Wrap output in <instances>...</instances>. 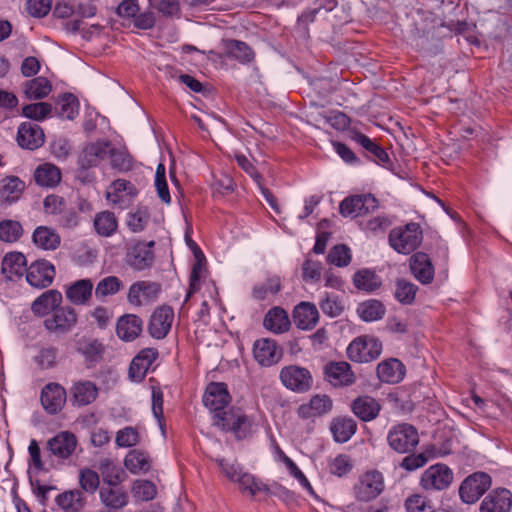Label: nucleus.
Listing matches in <instances>:
<instances>
[{
    "mask_svg": "<svg viewBox=\"0 0 512 512\" xmlns=\"http://www.w3.org/2000/svg\"><path fill=\"white\" fill-rule=\"evenodd\" d=\"M423 240L421 226L416 222L393 228L388 235L390 247L397 253L408 255L415 251Z\"/></svg>",
    "mask_w": 512,
    "mask_h": 512,
    "instance_id": "obj_1",
    "label": "nucleus"
},
{
    "mask_svg": "<svg viewBox=\"0 0 512 512\" xmlns=\"http://www.w3.org/2000/svg\"><path fill=\"white\" fill-rule=\"evenodd\" d=\"M387 442L397 453H410L419 443V435L412 425L402 423L393 426L387 433Z\"/></svg>",
    "mask_w": 512,
    "mask_h": 512,
    "instance_id": "obj_2",
    "label": "nucleus"
},
{
    "mask_svg": "<svg viewBox=\"0 0 512 512\" xmlns=\"http://www.w3.org/2000/svg\"><path fill=\"white\" fill-rule=\"evenodd\" d=\"M492 485L491 476L485 472H475L467 476L459 487V497L465 504L476 503Z\"/></svg>",
    "mask_w": 512,
    "mask_h": 512,
    "instance_id": "obj_3",
    "label": "nucleus"
},
{
    "mask_svg": "<svg viewBox=\"0 0 512 512\" xmlns=\"http://www.w3.org/2000/svg\"><path fill=\"white\" fill-rule=\"evenodd\" d=\"M382 352V343L373 336H360L354 339L347 348L350 360L367 363L377 359Z\"/></svg>",
    "mask_w": 512,
    "mask_h": 512,
    "instance_id": "obj_4",
    "label": "nucleus"
},
{
    "mask_svg": "<svg viewBox=\"0 0 512 512\" xmlns=\"http://www.w3.org/2000/svg\"><path fill=\"white\" fill-rule=\"evenodd\" d=\"M162 290L160 283L150 280L134 282L128 289L127 302L132 307H145L157 301Z\"/></svg>",
    "mask_w": 512,
    "mask_h": 512,
    "instance_id": "obj_5",
    "label": "nucleus"
},
{
    "mask_svg": "<svg viewBox=\"0 0 512 512\" xmlns=\"http://www.w3.org/2000/svg\"><path fill=\"white\" fill-rule=\"evenodd\" d=\"M385 488L384 476L377 470L364 473L354 485L353 491L358 501L369 502L377 498Z\"/></svg>",
    "mask_w": 512,
    "mask_h": 512,
    "instance_id": "obj_6",
    "label": "nucleus"
},
{
    "mask_svg": "<svg viewBox=\"0 0 512 512\" xmlns=\"http://www.w3.org/2000/svg\"><path fill=\"white\" fill-rule=\"evenodd\" d=\"M214 425L224 431H231L236 438L243 439L251 432L252 420L234 410L214 414Z\"/></svg>",
    "mask_w": 512,
    "mask_h": 512,
    "instance_id": "obj_7",
    "label": "nucleus"
},
{
    "mask_svg": "<svg viewBox=\"0 0 512 512\" xmlns=\"http://www.w3.org/2000/svg\"><path fill=\"white\" fill-rule=\"evenodd\" d=\"M452 481V470L445 464L437 463L422 473L420 485L426 491H442L447 489Z\"/></svg>",
    "mask_w": 512,
    "mask_h": 512,
    "instance_id": "obj_8",
    "label": "nucleus"
},
{
    "mask_svg": "<svg viewBox=\"0 0 512 512\" xmlns=\"http://www.w3.org/2000/svg\"><path fill=\"white\" fill-rule=\"evenodd\" d=\"M378 205V200L372 194L353 195L341 201L339 210L343 217L356 218L373 212Z\"/></svg>",
    "mask_w": 512,
    "mask_h": 512,
    "instance_id": "obj_9",
    "label": "nucleus"
},
{
    "mask_svg": "<svg viewBox=\"0 0 512 512\" xmlns=\"http://www.w3.org/2000/svg\"><path fill=\"white\" fill-rule=\"evenodd\" d=\"M280 380L287 389L298 393L307 392L313 384L310 371L297 365L283 367L280 371Z\"/></svg>",
    "mask_w": 512,
    "mask_h": 512,
    "instance_id": "obj_10",
    "label": "nucleus"
},
{
    "mask_svg": "<svg viewBox=\"0 0 512 512\" xmlns=\"http://www.w3.org/2000/svg\"><path fill=\"white\" fill-rule=\"evenodd\" d=\"M78 316L76 310L71 306H60L52 316L45 319V328L58 335L70 332L77 324Z\"/></svg>",
    "mask_w": 512,
    "mask_h": 512,
    "instance_id": "obj_11",
    "label": "nucleus"
},
{
    "mask_svg": "<svg viewBox=\"0 0 512 512\" xmlns=\"http://www.w3.org/2000/svg\"><path fill=\"white\" fill-rule=\"evenodd\" d=\"M174 321V310L169 305L157 307L150 316L148 333L154 339H164L171 330Z\"/></svg>",
    "mask_w": 512,
    "mask_h": 512,
    "instance_id": "obj_12",
    "label": "nucleus"
},
{
    "mask_svg": "<svg viewBox=\"0 0 512 512\" xmlns=\"http://www.w3.org/2000/svg\"><path fill=\"white\" fill-rule=\"evenodd\" d=\"M324 379L333 387H347L355 383L356 377L349 363L328 362L323 368Z\"/></svg>",
    "mask_w": 512,
    "mask_h": 512,
    "instance_id": "obj_13",
    "label": "nucleus"
},
{
    "mask_svg": "<svg viewBox=\"0 0 512 512\" xmlns=\"http://www.w3.org/2000/svg\"><path fill=\"white\" fill-rule=\"evenodd\" d=\"M78 446L76 436L69 431H61L47 441V450L60 460H68Z\"/></svg>",
    "mask_w": 512,
    "mask_h": 512,
    "instance_id": "obj_14",
    "label": "nucleus"
},
{
    "mask_svg": "<svg viewBox=\"0 0 512 512\" xmlns=\"http://www.w3.org/2000/svg\"><path fill=\"white\" fill-rule=\"evenodd\" d=\"M54 265L47 260H38L26 269V280L35 288H46L54 280Z\"/></svg>",
    "mask_w": 512,
    "mask_h": 512,
    "instance_id": "obj_15",
    "label": "nucleus"
},
{
    "mask_svg": "<svg viewBox=\"0 0 512 512\" xmlns=\"http://www.w3.org/2000/svg\"><path fill=\"white\" fill-rule=\"evenodd\" d=\"M230 401L231 397L225 383L212 382L207 386L203 396V403L215 414L224 412L223 409Z\"/></svg>",
    "mask_w": 512,
    "mask_h": 512,
    "instance_id": "obj_16",
    "label": "nucleus"
},
{
    "mask_svg": "<svg viewBox=\"0 0 512 512\" xmlns=\"http://www.w3.org/2000/svg\"><path fill=\"white\" fill-rule=\"evenodd\" d=\"M41 404L49 414H57L64 407L67 393L64 387L58 383H48L41 391Z\"/></svg>",
    "mask_w": 512,
    "mask_h": 512,
    "instance_id": "obj_17",
    "label": "nucleus"
},
{
    "mask_svg": "<svg viewBox=\"0 0 512 512\" xmlns=\"http://www.w3.org/2000/svg\"><path fill=\"white\" fill-rule=\"evenodd\" d=\"M253 355L261 366L270 367L280 361L282 349L277 345L276 341L262 338L255 341Z\"/></svg>",
    "mask_w": 512,
    "mask_h": 512,
    "instance_id": "obj_18",
    "label": "nucleus"
},
{
    "mask_svg": "<svg viewBox=\"0 0 512 512\" xmlns=\"http://www.w3.org/2000/svg\"><path fill=\"white\" fill-rule=\"evenodd\" d=\"M98 392V387L92 381H75L69 389L70 402L76 407L87 406L97 399Z\"/></svg>",
    "mask_w": 512,
    "mask_h": 512,
    "instance_id": "obj_19",
    "label": "nucleus"
},
{
    "mask_svg": "<svg viewBox=\"0 0 512 512\" xmlns=\"http://www.w3.org/2000/svg\"><path fill=\"white\" fill-rule=\"evenodd\" d=\"M512 493L506 488L492 490L481 502L479 512H509Z\"/></svg>",
    "mask_w": 512,
    "mask_h": 512,
    "instance_id": "obj_20",
    "label": "nucleus"
},
{
    "mask_svg": "<svg viewBox=\"0 0 512 512\" xmlns=\"http://www.w3.org/2000/svg\"><path fill=\"white\" fill-rule=\"evenodd\" d=\"M410 271L417 281L423 285L430 284L434 279V266L428 254L414 253L409 260Z\"/></svg>",
    "mask_w": 512,
    "mask_h": 512,
    "instance_id": "obj_21",
    "label": "nucleus"
},
{
    "mask_svg": "<svg viewBox=\"0 0 512 512\" xmlns=\"http://www.w3.org/2000/svg\"><path fill=\"white\" fill-rule=\"evenodd\" d=\"M332 407L333 402L328 395L317 394L309 402L301 404L297 409V414L302 419H311L329 413Z\"/></svg>",
    "mask_w": 512,
    "mask_h": 512,
    "instance_id": "obj_22",
    "label": "nucleus"
},
{
    "mask_svg": "<svg viewBox=\"0 0 512 512\" xmlns=\"http://www.w3.org/2000/svg\"><path fill=\"white\" fill-rule=\"evenodd\" d=\"M44 138V132L38 124L24 122L18 128L17 142L24 149L35 150L41 147Z\"/></svg>",
    "mask_w": 512,
    "mask_h": 512,
    "instance_id": "obj_23",
    "label": "nucleus"
},
{
    "mask_svg": "<svg viewBox=\"0 0 512 512\" xmlns=\"http://www.w3.org/2000/svg\"><path fill=\"white\" fill-rule=\"evenodd\" d=\"M93 295V282L91 279H79L65 286L66 299L73 305L89 304Z\"/></svg>",
    "mask_w": 512,
    "mask_h": 512,
    "instance_id": "obj_24",
    "label": "nucleus"
},
{
    "mask_svg": "<svg viewBox=\"0 0 512 512\" xmlns=\"http://www.w3.org/2000/svg\"><path fill=\"white\" fill-rule=\"evenodd\" d=\"M101 503L108 509L120 510L127 506L129 495L119 484L103 485L99 489Z\"/></svg>",
    "mask_w": 512,
    "mask_h": 512,
    "instance_id": "obj_25",
    "label": "nucleus"
},
{
    "mask_svg": "<svg viewBox=\"0 0 512 512\" xmlns=\"http://www.w3.org/2000/svg\"><path fill=\"white\" fill-rule=\"evenodd\" d=\"M62 301V293L59 290L50 289L43 292L32 302L31 310L34 315L44 317L60 307Z\"/></svg>",
    "mask_w": 512,
    "mask_h": 512,
    "instance_id": "obj_26",
    "label": "nucleus"
},
{
    "mask_svg": "<svg viewBox=\"0 0 512 512\" xmlns=\"http://www.w3.org/2000/svg\"><path fill=\"white\" fill-rule=\"evenodd\" d=\"M351 410L360 420L369 422L379 415L381 405L375 398L364 395L352 401Z\"/></svg>",
    "mask_w": 512,
    "mask_h": 512,
    "instance_id": "obj_27",
    "label": "nucleus"
},
{
    "mask_svg": "<svg viewBox=\"0 0 512 512\" xmlns=\"http://www.w3.org/2000/svg\"><path fill=\"white\" fill-rule=\"evenodd\" d=\"M142 329V319L134 314L121 316L116 325L118 337L127 342L135 340L141 334Z\"/></svg>",
    "mask_w": 512,
    "mask_h": 512,
    "instance_id": "obj_28",
    "label": "nucleus"
},
{
    "mask_svg": "<svg viewBox=\"0 0 512 512\" xmlns=\"http://www.w3.org/2000/svg\"><path fill=\"white\" fill-rule=\"evenodd\" d=\"M55 503L62 512H81L87 500L81 490L71 489L58 494Z\"/></svg>",
    "mask_w": 512,
    "mask_h": 512,
    "instance_id": "obj_29",
    "label": "nucleus"
},
{
    "mask_svg": "<svg viewBox=\"0 0 512 512\" xmlns=\"http://www.w3.org/2000/svg\"><path fill=\"white\" fill-rule=\"evenodd\" d=\"M110 152L112 149L107 142L91 143L83 149L79 162L83 168L93 167L105 159Z\"/></svg>",
    "mask_w": 512,
    "mask_h": 512,
    "instance_id": "obj_30",
    "label": "nucleus"
},
{
    "mask_svg": "<svg viewBox=\"0 0 512 512\" xmlns=\"http://www.w3.org/2000/svg\"><path fill=\"white\" fill-rule=\"evenodd\" d=\"M405 375L404 365L395 358L382 361L377 366V376L385 383H398Z\"/></svg>",
    "mask_w": 512,
    "mask_h": 512,
    "instance_id": "obj_31",
    "label": "nucleus"
},
{
    "mask_svg": "<svg viewBox=\"0 0 512 512\" xmlns=\"http://www.w3.org/2000/svg\"><path fill=\"white\" fill-rule=\"evenodd\" d=\"M319 319L316 306L309 302H302L294 309V322L300 329L313 328Z\"/></svg>",
    "mask_w": 512,
    "mask_h": 512,
    "instance_id": "obj_32",
    "label": "nucleus"
},
{
    "mask_svg": "<svg viewBox=\"0 0 512 512\" xmlns=\"http://www.w3.org/2000/svg\"><path fill=\"white\" fill-rule=\"evenodd\" d=\"M93 227L97 235L111 237L118 229V219L114 212L104 210L95 214Z\"/></svg>",
    "mask_w": 512,
    "mask_h": 512,
    "instance_id": "obj_33",
    "label": "nucleus"
},
{
    "mask_svg": "<svg viewBox=\"0 0 512 512\" xmlns=\"http://www.w3.org/2000/svg\"><path fill=\"white\" fill-rule=\"evenodd\" d=\"M33 243L42 250H56L60 243V235L47 226H38L32 235Z\"/></svg>",
    "mask_w": 512,
    "mask_h": 512,
    "instance_id": "obj_34",
    "label": "nucleus"
},
{
    "mask_svg": "<svg viewBox=\"0 0 512 512\" xmlns=\"http://www.w3.org/2000/svg\"><path fill=\"white\" fill-rule=\"evenodd\" d=\"M330 430L336 442L345 443L356 433L357 423L350 417H336L331 421Z\"/></svg>",
    "mask_w": 512,
    "mask_h": 512,
    "instance_id": "obj_35",
    "label": "nucleus"
},
{
    "mask_svg": "<svg viewBox=\"0 0 512 512\" xmlns=\"http://www.w3.org/2000/svg\"><path fill=\"white\" fill-rule=\"evenodd\" d=\"M25 189V183L16 176L4 178L0 183V201L11 204L17 201Z\"/></svg>",
    "mask_w": 512,
    "mask_h": 512,
    "instance_id": "obj_36",
    "label": "nucleus"
},
{
    "mask_svg": "<svg viewBox=\"0 0 512 512\" xmlns=\"http://www.w3.org/2000/svg\"><path fill=\"white\" fill-rule=\"evenodd\" d=\"M124 466L132 474L147 473L151 468L150 456L138 449L130 450L124 458Z\"/></svg>",
    "mask_w": 512,
    "mask_h": 512,
    "instance_id": "obj_37",
    "label": "nucleus"
},
{
    "mask_svg": "<svg viewBox=\"0 0 512 512\" xmlns=\"http://www.w3.org/2000/svg\"><path fill=\"white\" fill-rule=\"evenodd\" d=\"M195 262L192 266L191 274H190V283L189 289L187 291L185 301L196 293L200 289L201 278L205 273V257L202 251L198 248L196 244H193Z\"/></svg>",
    "mask_w": 512,
    "mask_h": 512,
    "instance_id": "obj_38",
    "label": "nucleus"
},
{
    "mask_svg": "<svg viewBox=\"0 0 512 512\" xmlns=\"http://www.w3.org/2000/svg\"><path fill=\"white\" fill-rule=\"evenodd\" d=\"M26 257L20 252L7 253L1 263L2 274L12 280L15 276H21L26 270Z\"/></svg>",
    "mask_w": 512,
    "mask_h": 512,
    "instance_id": "obj_39",
    "label": "nucleus"
},
{
    "mask_svg": "<svg viewBox=\"0 0 512 512\" xmlns=\"http://www.w3.org/2000/svg\"><path fill=\"white\" fill-rule=\"evenodd\" d=\"M128 263L136 270H143L153 261V252L148 245L139 243L129 249Z\"/></svg>",
    "mask_w": 512,
    "mask_h": 512,
    "instance_id": "obj_40",
    "label": "nucleus"
},
{
    "mask_svg": "<svg viewBox=\"0 0 512 512\" xmlns=\"http://www.w3.org/2000/svg\"><path fill=\"white\" fill-rule=\"evenodd\" d=\"M34 179L42 187H54L61 180V172L57 166L44 163L35 169Z\"/></svg>",
    "mask_w": 512,
    "mask_h": 512,
    "instance_id": "obj_41",
    "label": "nucleus"
},
{
    "mask_svg": "<svg viewBox=\"0 0 512 512\" xmlns=\"http://www.w3.org/2000/svg\"><path fill=\"white\" fill-rule=\"evenodd\" d=\"M23 91L28 99L40 100L52 91L51 82L45 77H36L23 84Z\"/></svg>",
    "mask_w": 512,
    "mask_h": 512,
    "instance_id": "obj_42",
    "label": "nucleus"
},
{
    "mask_svg": "<svg viewBox=\"0 0 512 512\" xmlns=\"http://www.w3.org/2000/svg\"><path fill=\"white\" fill-rule=\"evenodd\" d=\"M264 326L274 333L287 331L290 327V321L286 311L279 307L270 309L264 318Z\"/></svg>",
    "mask_w": 512,
    "mask_h": 512,
    "instance_id": "obj_43",
    "label": "nucleus"
},
{
    "mask_svg": "<svg viewBox=\"0 0 512 512\" xmlns=\"http://www.w3.org/2000/svg\"><path fill=\"white\" fill-rule=\"evenodd\" d=\"M353 283L359 290L373 292L382 285L381 278L370 269L357 271L353 277Z\"/></svg>",
    "mask_w": 512,
    "mask_h": 512,
    "instance_id": "obj_44",
    "label": "nucleus"
},
{
    "mask_svg": "<svg viewBox=\"0 0 512 512\" xmlns=\"http://www.w3.org/2000/svg\"><path fill=\"white\" fill-rule=\"evenodd\" d=\"M353 140L361 145L367 152L371 154L372 160L379 164H385L389 161L387 152L368 136L362 133H356Z\"/></svg>",
    "mask_w": 512,
    "mask_h": 512,
    "instance_id": "obj_45",
    "label": "nucleus"
},
{
    "mask_svg": "<svg viewBox=\"0 0 512 512\" xmlns=\"http://www.w3.org/2000/svg\"><path fill=\"white\" fill-rule=\"evenodd\" d=\"M225 47L227 56L238 60L240 63H249L254 59L252 49L245 42L239 40H228Z\"/></svg>",
    "mask_w": 512,
    "mask_h": 512,
    "instance_id": "obj_46",
    "label": "nucleus"
},
{
    "mask_svg": "<svg viewBox=\"0 0 512 512\" xmlns=\"http://www.w3.org/2000/svg\"><path fill=\"white\" fill-rule=\"evenodd\" d=\"M100 472L103 477L104 485L120 484L125 479L123 469L110 459L101 461Z\"/></svg>",
    "mask_w": 512,
    "mask_h": 512,
    "instance_id": "obj_47",
    "label": "nucleus"
},
{
    "mask_svg": "<svg viewBox=\"0 0 512 512\" xmlns=\"http://www.w3.org/2000/svg\"><path fill=\"white\" fill-rule=\"evenodd\" d=\"M360 318L366 322L380 320L385 315V306L378 300H368L358 307Z\"/></svg>",
    "mask_w": 512,
    "mask_h": 512,
    "instance_id": "obj_48",
    "label": "nucleus"
},
{
    "mask_svg": "<svg viewBox=\"0 0 512 512\" xmlns=\"http://www.w3.org/2000/svg\"><path fill=\"white\" fill-rule=\"evenodd\" d=\"M123 288V282L116 276H107L101 279L95 288L97 299L103 300L108 296L117 294Z\"/></svg>",
    "mask_w": 512,
    "mask_h": 512,
    "instance_id": "obj_49",
    "label": "nucleus"
},
{
    "mask_svg": "<svg viewBox=\"0 0 512 512\" xmlns=\"http://www.w3.org/2000/svg\"><path fill=\"white\" fill-rule=\"evenodd\" d=\"M418 287L405 279H398L395 284V298L404 305L413 303Z\"/></svg>",
    "mask_w": 512,
    "mask_h": 512,
    "instance_id": "obj_50",
    "label": "nucleus"
},
{
    "mask_svg": "<svg viewBox=\"0 0 512 512\" xmlns=\"http://www.w3.org/2000/svg\"><path fill=\"white\" fill-rule=\"evenodd\" d=\"M235 482L239 484L243 492H248L251 496H255L259 492L268 491V487L262 481L245 471L241 473Z\"/></svg>",
    "mask_w": 512,
    "mask_h": 512,
    "instance_id": "obj_51",
    "label": "nucleus"
},
{
    "mask_svg": "<svg viewBox=\"0 0 512 512\" xmlns=\"http://www.w3.org/2000/svg\"><path fill=\"white\" fill-rule=\"evenodd\" d=\"M281 290V282L278 277H272L253 288V297L256 300H267Z\"/></svg>",
    "mask_w": 512,
    "mask_h": 512,
    "instance_id": "obj_52",
    "label": "nucleus"
},
{
    "mask_svg": "<svg viewBox=\"0 0 512 512\" xmlns=\"http://www.w3.org/2000/svg\"><path fill=\"white\" fill-rule=\"evenodd\" d=\"M23 234L22 225L16 220L0 222V239L7 243L16 242Z\"/></svg>",
    "mask_w": 512,
    "mask_h": 512,
    "instance_id": "obj_53",
    "label": "nucleus"
},
{
    "mask_svg": "<svg viewBox=\"0 0 512 512\" xmlns=\"http://www.w3.org/2000/svg\"><path fill=\"white\" fill-rule=\"evenodd\" d=\"M52 112V105L47 102H37L22 108L23 116L36 121L46 119Z\"/></svg>",
    "mask_w": 512,
    "mask_h": 512,
    "instance_id": "obj_54",
    "label": "nucleus"
},
{
    "mask_svg": "<svg viewBox=\"0 0 512 512\" xmlns=\"http://www.w3.org/2000/svg\"><path fill=\"white\" fill-rule=\"evenodd\" d=\"M79 485L85 492L94 494L98 489H100V478L98 473L90 468L81 469L79 472Z\"/></svg>",
    "mask_w": 512,
    "mask_h": 512,
    "instance_id": "obj_55",
    "label": "nucleus"
},
{
    "mask_svg": "<svg viewBox=\"0 0 512 512\" xmlns=\"http://www.w3.org/2000/svg\"><path fill=\"white\" fill-rule=\"evenodd\" d=\"M405 508L407 512H434L432 502L420 494L409 496L405 501Z\"/></svg>",
    "mask_w": 512,
    "mask_h": 512,
    "instance_id": "obj_56",
    "label": "nucleus"
},
{
    "mask_svg": "<svg viewBox=\"0 0 512 512\" xmlns=\"http://www.w3.org/2000/svg\"><path fill=\"white\" fill-rule=\"evenodd\" d=\"M350 261L351 252L345 245L334 246L327 255V262L338 267L347 266Z\"/></svg>",
    "mask_w": 512,
    "mask_h": 512,
    "instance_id": "obj_57",
    "label": "nucleus"
},
{
    "mask_svg": "<svg viewBox=\"0 0 512 512\" xmlns=\"http://www.w3.org/2000/svg\"><path fill=\"white\" fill-rule=\"evenodd\" d=\"M139 441L140 436L138 430L131 426L120 429L115 438L116 445L122 448L135 446Z\"/></svg>",
    "mask_w": 512,
    "mask_h": 512,
    "instance_id": "obj_58",
    "label": "nucleus"
},
{
    "mask_svg": "<svg viewBox=\"0 0 512 512\" xmlns=\"http://www.w3.org/2000/svg\"><path fill=\"white\" fill-rule=\"evenodd\" d=\"M133 492L138 499L150 501L155 498L157 489L155 484L149 480H137L134 482Z\"/></svg>",
    "mask_w": 512,
    "mask_h": 512,
    "instance_id": "obj_59",
    "label": "nucleus"
},
{
    "mask_svg": "<svg viewBox=\"0 0 512 512\" xmlns=\"http://www.w3.org/2000/svg\"><path fill=\"white\" fill-rule=\"evenodd\" d=\"M322 264L319 261L306 259L302 265V279L305 282L315 283L321 278Z\"/></svg>",
    "mask_w": 512,
    "mask_h": 512,
    "instance_id": "obj_60",
    "label": "nucleus"
},
{
    "mask_svg": "<svg viewBox=\"0 0 512 512\" xmlns=\"http://www.w3.org/2000/svg\"><path fill=\"white\" fill-rule=\"evenodd\" d=\"M148 221V212L146 210L138 209L137 211L130 212L128 214L127 226L132 232L137 233L145 229Z\"/></svg>",
    "mask_w": 512,
    "mask_h": 512,
    "instance_id": "obj_61",
    "label": "nucleus"
},
{
    "mask_svg": "<svg viewBox=\"0 0 512 512\" xmlns=\"http://www.w3.org/2000/svg\"><path fill=\"white\" fill-rule=\"evenodd\" d=\"M52 0H27V12L36 18L46 16L51 10Z\"/></svg>",
    "mask_w": 512,
    "mask_h": 512,
    "instance_id": "obj_62",
    "label": "nucleus"
},
{
    "mask_svg": "<svg viewBox=\"0 0 512 512\" xmlns=\"http://www.w3.org/2000/svg\"><path fill=\"white\" fill-rule=\"evenodd\" d=\"M320 308L324 314L330 317H337L343 311L341 302L338 301L336 296L326 295L320 302Z\"/></svg>",
    "mask_w": 512,
    "mask_h": 512,
    "instance_id": "obj_63",
    "label": "nucleus"
},
{
    "mask_svg": "<svg viewBox=\"0 0 512 512\" xmlns=\"http://www.w3.org/2000/svg\"><path fill=\"white\" fill-rule=\"evenodd\" d=\"M215 461L220 467L221 471L231 481L235 482L243 472V468L237 463L229 462L224 458H217Z\"/></svg>",
    "mask_w": 512,
    "mask_h": 512,
    "instance_id": "obj_64",
    "label": "nucleus"
}]
</instances>
